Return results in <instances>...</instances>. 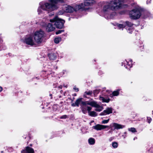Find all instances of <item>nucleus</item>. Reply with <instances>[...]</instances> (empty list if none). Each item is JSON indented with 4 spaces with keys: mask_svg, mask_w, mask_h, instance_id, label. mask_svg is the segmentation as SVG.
<instances>
[{
    "mask_svg": "<svg viewBox=\"0 0 153 153\" xmlns=\"http://www.w3.org/2000/svg\"><path fill=\"white\" fill-rule=\"evenodd\" d=\"M147 120L148 121V122L150 123L151 122L152 119L150 117H147Z\"/></svg>",
    "mask_w": 153,
    "mask_h": 153,
    "instance_id": "nucleus-35",
    "label": "nucleus"
},
{
    "mask_svg": "<svg viewBox=\"0 0 153 153\" xmlns=\"http://www.w3.org/2000/svg\"><path fill=\"white\" fill-rule=\"evenodd\" d=\"M125 1L122 0H111L104 5L102 11L104 14H108L111 10H116L125 7L126 5L123 4Z\"/></svg>",
    "mask_w": 153,
    "mask_h": 153,
    "instance_id": "nucleus-2",
    "label": "nucleus"
},
{
    "mask_svg": "<svg viewBox=\"0 0 153 153\" xmlns=\"http://www.w3.org/2000/svg\"><path fill=\"white\" fill-rule=\"evenodd\" d=\"M44 33V32L40 30L39 31L35 32L32 34L36 45V44H41L42 42Z\"/></svg>",
    "mask_w": 153,
    "mask_h": 153,
    "instance_id": "nucleus-4",
    "label": "nucleus"
},
{
    "mask_svg": "<svg viewBox=\"0 0 153 153\" xmlns=\"http://www.w3.org/2000/svg\"><path fill=\"white\" fill-rule=\"evenodd\" d=\"M109 120V119L107 120H104L102 121V123L103 124L107 123L108 122Z\"/></svg>",
    "mask_w": 153,
    "mask_h": 153,
    "instance_id": "nucleus-30",
    "label": "nucleus"
},
{
    "mask_svg": "<svg viewBox=\"0 0 153 153\" xmlns=\"http://www.w3.org/2000/svg\"><path fill=\"white\" fill-rule=\"evenodd\" d=\"M89 143L90 144H93L95 143L94 139L93 138H90L88 140Z\"/></svg>",
    "mask_w": 153,
    "mask_h": 153,
    "instance_id": "nucleus-24",
    "label": "nucleus"
},
{
    "mask_svg": "<svg viewBox=\"0 0 153 153\" xmlns=\"http://www.w3.org/2000/svg\"><path fill=\"white\" fill-rule=\"evenodd\" d=\"M127 133H126V132H125L124 133V134L126 135V134Z\"/></svg>",
    "mask_w": 153,
    "mask_h": 153,
    "instance_id": "nucleus-44",
    "label": "nucleus"
},
{
    "mask_svg": "<svg viewBox=\"0 0 153 153\" xmlns=\"http://www.w3.org/2000/svg\"><path fill=\"white\" fill-rule=\"evenodd\" d=\"M126 63H124V66L126 68H128L131 67L132 64V60L131 59H128L126 60Z\"/></svg>",
    "mask_w": 153,
    "mask_h": 153,
    "instance_id": "nucleus-13",
    "label": "nucleus"
},
{
    "mask_svg": "<svg viewBox=\"0 0 153 153\" xmlns=\"http://www.w3.org/2000/svg\"><path fill=\"white\" fill-rule=\"evenodd\" d=\"M52 30L53 29H50V30L48 31H53Z\"/></svg>",
    "mask_w": 153,
    "mask_h": 153,
    "instance_id": "nucleus-43",
    "label": "nucleus"
},
{
    "mask_svg": "<svg viewBox=\"0 0 153 153\" xmlns=\"http://www.w3.org/2000/svg\"><path fill=\"white\" fill-rule=\"evenodd\" d=\"M141 15L140 11L138 9L133 10L129 13L130 17L131 19H139Z\"/></svg>",
    "mask_w": 153,
    "mask_h": 153,
    "instance_id": "nucleus-6",
    "label": "nucleus"
},
{
    "mask_svg": "<svg viewBox=\"0 0 153 153\" xmlns=\"http://www.w3.org/2000/svg\"><path fill=\"white\" fill-rule=\"evenodd\" d=\"M127 32L129 33H131V32H132V29H127Z\"/></svg>",
    "mask_w": 153,
    "mask_h": 153,
    "instance_id": "nucleus-36",
    "label": "nucleus"
},
{
    "mask_svg": "<svg viewBox=\"0 0 153 153\" xmlns=\"http://www.w3.org/2000/svg\"><path fill=\"white\" fill-rule=\"evenodd\" d=\"M50 22L51 23L55 22L54 25L58 29H62L64 27V25L65 21L59 18L57 16L54 17L53 19H50Z\"/></svg>",
    "mask_w": 153,
    "mask_h": 153,
    "instance_id": "nucleus-5",
    "label": "nucleus"
},
{
    "mask_svg": "<svg viewBox=\"0 0 153 153\" xmlns=\"http://www.w3.org/2000/svg\"><path fill=\"white\" fill-rule=\"evenodd\" d=\"M118 143L116 142H114L112 143V146L114 148H116L118 146Z\"/></svg>",
    "mask_w": 153,
    "mask_h": 153,
    "instance_id": "nucleus-27",
    "label": "nucleus"
},
{
    "mask_svg": "<svg viewBox=\"0 0 153 153\" xmlns=\"http://www.w3.org/2000/svg\"><path fill=\"white\" fill-rule=\"evenodd\" d=\"M92 91H85V93L84 95H85V94L88 95H91L92 94Z\"/></svg>",
    "mask_w": 153,
    "mask_h": 153,
    "instance_id": "nucleus-29",
    "label": "nucleus"
},
{
    "mask_svg": "<svg viewBox=\"0 0 153 153\" xmlns=\"http://www.w3.org/2000/svg\"><path fill=\"white\" fill-rule=\"evenodd\" d=\"M87 109L88 111V114L89 113V112H91L90 111L91 110L92 108L90 106H87Z\"/></svg>",
    "mask_w": 153,
    "mask_h": 153,
    "instance_id": "nucleus-32",
    "label": "nucleus"
},
{
    "mask_svg": "<svg viewBox=\"0 0 153 153\" xmlns=\"http://www.w3.org/2000/svg\"><path fill=\"white\" fill-rule=\"evenodd\" d=\"M108 126L97 124L92 127V128L97 131L100 130L102 129L106 128L108 127Z\"/></svg>",
    "mask_w": 153,
    "mask_h": 153,
    "instance_id": "nucleus-11",
    "label": "nucleus"
},
{
    "mask_svg": "<svg viewBox=\"0 0 153 153\" xmlns=\"http://www.w3.org/2000/svg\"><path fill=\"white\" fill-rule=\"evenodd\" d=\"M89 115L91 117H96L97 116V113L94 111H91L89 112Z\"/></svg>",
    "mask_w": 153,
    "mask_h": 153,
    "instance_id": "nucleus-20",
    "label": "nucleus"
},
{
    "mask_svg": "<svg viewBox=\"0 0 153 153\" xmlns=\"http://www.w3.org/2000/svg\"><path fill=\"white\" fill-rule=\"evenodd\" d=\"M82 98H80L77 99L75 103L72 104L71 105L72 106H79V104H80L81 106H86L88 105V103L90 102L89 101H82Z\"/></svg>",
    "mask_w": 153,
    "mask_h": 153,
    "instance_id": "nucleus-8",
    "label": "nucleus"
},
{
    "mask_svg": "<svg viewBox=\"0 0 153 153\" xmlns=\"http://www.w3.org/2000/svg\"><path fill=\"white\" fill-rule=\"evenodd\" d=\"M67 117V116L66 115H63L62 116H61L60 117V119H66Z\"/></svg>",
    "mask_w": 153,
    "mask_h": 153,
    "instance_id": "nucleus-33",
    "label": "nucleus"
},
{
    "mask_svg": "<svg viewBox=\"0 0 153 153\" xmlns=\"http://www.w3.org/2000/svg\"><path fill=\"white\" fill-rule=\"evenodd\" d=\"M99 91L98 90H94L93 91V93L94 94H97L99 93Z\"/></svg>",
    "mask_w": 153,
    "mask_h": 153,
    "instance_id": "nucleus-34",
    "label": "nucleus"
},
{
    "mask_svg": "<svg viewBox=\"0 0 153 153\" xmlns=\"http://www.w3.org/2000/svg\"><path fill=\"white\" fill-rule=\"evenodd\" d=\"M112 113V109L111 108H108L106 110H104L100 114L101 115H105L109 114Z\"/></svg>",
    "mask_w": 153,
    "mask_h": 153,
    "instance_id": "nucleus-12",
    "label": "nucleus"
},
{
    "mask_svg": "<svg viewBox=\"0 0 153 153\" xmlns=\"http://www.w3.org/2000/svg\"><path fill=\"white\" fill-rule=\"evenodd\" d=\"M2 90H3L2 88L0 86V92H1L2 91Z\"/></svg>",
    "mask_w": 153,
    "mask_h": 153,
    "instance_id": "nucleus-39",
    "label": "nucleus"
},
{
    "mask_svg": "<svg viewBox=\"0 0 153 153\" xmlns=\"http://www.w3.org/2000/svg\"><path fill=\"white\" fill-rule=\"evenodd\" d=\"M114 25L117 26V27L120 28H123L126 27V25L125 24V22L123 24H120L118 23H116Z\"/></svg>",
    "mask_w": 153,
    "mask_h": 153,
    "instance_id": "nucleus-18",
    "label": "nucleus"
},
{
    "mask_svg": "<svg viewBox=\"0 0 153 153\" xmlns=\"http://www.w3.org/2000/svg\"><path fill=\"white\" fill-rule=\"evenodd\" d=\"M74 89L76 91H79V89L78 88H76V87L74 86Z\"/></svg>",
    "mask_w": 153,
    "mask_h": 153,
    "instance_id": "nucleus-37",
    "label": "nucleus"
},
{
    "mask_svg": "<svg viewBox=\"0 0 153 153\" xmlns=\"http://www.w3.org/2000/svg\"><path fill=\"white\" fill-rule=\"evenodd\" d=\"M64 10L63 6L62 7V10L59 11L58 13V14L59 15H62L64 14V13L65 12V11H64Z\"/></svg>",
    "mask_w": 153,
    "mask_h": 153,
    "instance_id": "nucleus-25",
    "label": "nucleus"
},
{
    "mask_svg": "<svg viewBox=\"0 0 153 153\" xmlns=\"http://www.w3.org/2000/svg\"><path fill=\"white\" fill-rule=\"evenodd\" d=\"M88 105H90L92 107H95L96 108L95 110L98 111L100 112L103 109L102 107L100 106L97 103V102L94 101H90Z\"/></svg>",
    "mask_w": 153,
    "mask_h": 153,
    "instance_id": "nucleus-9",
    "label": "nucleus"
},
{
    "mask_svg": "<svg viewBox=\"0 0 153 153\" xmlns=\"http://www.w3.org/2000/svg\"><path fill=\"white\" fill-rule=\"evenodd\" d=\"M152 114H153V111H152Z\"/></svg>",
    "mask_w": 153,
    "mask_h": 153,
    "instance_id": "nucleus-45",
    "label": "nucleus"
},
{
    "mask_svg": "<svg viewBox=\"0 0 153 153\" xmlns=\"http://www.w3.org/2000/svg\"><path fill=\"white\" fill-rule=\"evenodd\" d=\"M61 41V38L60 37L56 38L54 39V42L56 44L58 43Z\"/></svg>",
    "mask_w": 153,
    "mask_h": 153,
    "instance_id": "nucleus-23",
    "label": "nucleus"
},
{
    "mask_svg": "<svg viewBox=\"0 0 153 153\" xmlns=\"http://www.w3.org/2000/svg\"><path fill=\"white\" fill-rule=\"evenodd\" d=\"M119 90L114 91L112 93L113 96H117L119 95Z\"/></svg>",
    "mask_w": 153,
    "mask_h": 153,
    "instance_id": "nucleus-28",
    "label": "nucleus"
},
{
    "mask_svg": "<svg viewBox=\"0 0 153 153\" xmlns=\"http://www.w3.org/2000/svg\"><path fill=\"white\" fill-rule=\"evenodd\" d=\"M64 11L66 13H71L74 11H76L80 9H86L87 8L85 7L83 3L81 4L76 5L75 7L70 5H65L63 6Z\"/></svg>",
    "mask_w": 153,
    "mask_h": 153,
    "instance_id": "nucleus-3",
    "label": "nucleus"
},
{
    "mask_svg": "<svg viewBox=\"0 0 153 153\" xmlns=\"http://www.w3.org/2000/svg\"><path fill=\"white\" fill-rule=\"evenodd\" d=\"M3 41L2 39V38L0 37V44L2 43Z\"/></svg>",
    "mask_w": 153,
    "mask_h": 153,
    "instance_id": "nucleus-38",
    "label": "nucleus"
},
{
    "mask_svg": "<svg viewBox=\"0 0 153 153\" xmlns=\"http://www.w3.org/2000/svg\"><path fill=\"white\" fill-rule=\"evenodd\" d=\"M44 27H46V29H55V27H53V26L52 24L51 23H49L48 24L44 23L43 25H41Z\"/></svg>",
    "mask_w": 153,
    "mask_h": 153,
    "instance_id": "nucleus-15",
    "label": "nucleus"
},
{
    "mask_svg": "<svg viewBox=\"0 0 153 153\" xmlns=\"http://www.w3.org/2000/svg\"><path fill=\"white\" fill-rule=\"evenodd\" d=\"M64 31V30H59L58 31H56V34H58L61 33L62 32H63Z\"/></svg>",
    "mask_w": 153,
    "mask_h": 153,
    "instance_id": "nucleus-31",
    "label": "nucleus"
},
{
    "mask_svg": "<svg viewBox=\"0 0 153 153\" xmlns=\"http://www.w3.org/2000/svg\"><path fill=\"white\" fill-rule=\"evenodd\" d=\"M81 108L84 114H85L87 113V107L86 106H81Z\"/></svg>",
    "mask_w": 153,
    "mask_h": 153,
    "instance_id": "nucleus-21",
    "label": "nucleus"
},
{
    "mask_svg": "<svg viewBox=\"0 0 153 153\" xmlns=\"http://www.w3.org/2000/svg\"><path fill=\"white\" fill-rule=\"evenodd\" d=\"M59 2L63 3V0H48V1L40 2L37 10L38 14L43 13V10L51 12L57 10L59 7Z\"/></svg>",
    "mask_w": 153,
    "mask_h": 153,
    "instance_id": "nucleus-1",
    "label": "nucleus"
},
{
    "mask_svg": "<svg viewBox=\"0 0 153 153\" xmlns=\"http://www.w3.org/2000/svg\"><path fill=\"white\" fill-rule=\"evenodd\" d=\"M59 87L60 88H62V86L61 85V86H60Z\"/></svg>",
    "mask_w": 153,
    "mask_h": 153,
    "instance_id": "nucleus-41",
    "label": "nucleus"
},
{
    "mask_svg": "<svg viewBox=\"0 0 153 153\" xmlns=\"http://www.w3.org/2000/svg\"><path fill=\"white\" fill-rule=\"evenodd\" d=\"M111 128L114 127V129H119L122 128L125 126L123 125L118 124L116 123H113L110 125Z\"/></svg>",
    "mask_w": 153,
    "mask_h": 153,
    "instance_id": "nucleus-10",
    "label": "nucleus"
},
{
    "mask_svg": "<svg viewBox=\"0 0 153 153\" xmlns=\"http://www.w3.org/2000/svg\"><path fill=\"white\" fill-rule=\"evenodd\" d=\"M23 42L24 43L31 46L36 45L34 39H33V36L32 34L26 36Z\"/></svg>",
    "mask_w": 153,
    "mask_h": 153,
    "instance_id": "nucleus-7",
    "label": "nucleus"
},
{
    "mask_svg": "<svg viewBox=\"0 0 153 153\" xmlns=\"http://www.w3.org/2000/svg\"><path fill=\"white\" fill-rule=\"evenodd\" d=\"M99 100L102 101V102H108L110 101V99L109 98L105 99L104 97L100 96L99 97Z\"/></svg>",
    "mask_w": 153,
    "mask_h": 153,
    "instance_id": "nucleus-17",
    "label": "nucleus"
},
{
    "mask_svg": "<svg viewBox=\"0 0 153 153\" xmlns=\"http://www.w3.org/2000/svg\"><path fill=\"white\" fill-rule=\"evenodd\" d=\"M94 2V0H84V2L83 4L85 7L91 6Z\"/></svg>",
    "mask_w": 153,
    "mask_h": 153,
    "instance_id": "nucleus-14",
    "label": "nucleus"
},
{
    "mask_svg": "<svg viewBox=\"0 0 153 153\" xmlns=\"http://www.w3.org/2000/svg\"><path fill=\"white\" fill-rule=\"evenodd\" d=\"M26 151L28 153H33V149L29 147H26Z\"/></svg>",
    "mask_w": 153,
    "mask_h": 153,
    "instance_id": "nucleus-19",
    "label": "nucleus"
},
{
    "mask_svg": "<svg viewBox=\"0 0 153 153\" xmlns=\"http://www.w3.org/2000/svg\"><path fill=\"white\" fill-rule=\"evenodd\" d=\"M125 24H126V26H127L128 27H131L134 25L133 24H132L131 22L128 21L125 22Z\"/></svg>",
    "mask_w": 153,
    "mask_h": 153,
    "instance_id": "nucleus-22",
    "label": "nucleus"
},
{
    "mask_svg": "<svg viewBox=\"0 0 153 153\" xmlns=\"http://www.w3.org/2000/svg\"><path fill=\"white\" fill-rule=\"evenodd\" d=\"M122 137L124 138H125L126 137V134H124L122 135Z\"/></svg>",
    "mask_w": 153,
    "mask_h": 153,
    "instance_id": "nucleus-40",
    "label": "nucleus"
},
{
    "mask_svg": "<svg viewBox=\"0 0 153 153\" xmlns=\"http://www.w3.org/2000/svg\"><path fill=\"white\" fill-rule=\"evenodd\" d=\"M128 130L129 131L133 133L137 132L136 129L134 128H128Z\"/></svg>",
    "mask_w": 153,
    "mask_h": 153,
    "instance_id": "nucleus-26",
    "label": "nucleus"
},
{
    "mask_svg": "<svg viewBox=\"0 0 153 153\" xmlns=\"http://www.w3.org/2000/svg\"><path fill=\"white\" fill-rule=\"evenodd\" d=\"M137 139V137H134V140L135 139Z\"/></svg>",
    "mask_w": 153,
    "mask_h": 153,
    "instance_id": "nucleus-42",
    "label": "nucleus"
},
{
    "mask_svg": "<svg viewBox=\"0 0 153 153\" xmlns=\"http://www.w3.org/2000/svg\"><path fill=\"white\" fill-rule=\"evenodd\" d=\"M48 56L50 59L52 60L55 59L56 57L55 53H52L48 54Z\"/></svg>",
    "mask_w": 153,
    "mask_h": 153,
    "instance_id": "nucleus-16",
    "label": "nucleus"
}]
</instances>
